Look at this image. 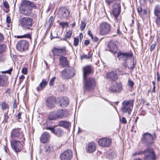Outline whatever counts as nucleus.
Instances as JSON below:
<instances>
[{
  "label": "nucleus",
  "mask_w": 160,
  "mask_h": 160,
  "mask_svg": "<svg viewBox=\"0 0 160 160\" xmlns=\"http://www.w3.org/2000/svg\"><path fill=\"white\" fill-rule=\"evenodd\" d=\"M157 135L155 132L152 134L148 132L143 133L141 139V142L145 146L148 148L143 151L133 153V155L143 154V160H156L157 159L156 153L154 149L151 147L154 144Z\"/></svg>",
  "instance_id": "nucleus-1"
},
{
  "label": "nucleus",
  "mask_w": 160,
  "mask_h": 160,
  "mask_svg": "<svg viewBox=\"0 0 160 160\" xmlns=\"http://www.w3.org/2000/svg\"><path fill=\"white\" fill-rule=\"evenodd\" d=\"M31 7L36 8L35 3L32 2L28 1H22L19 6L21 13L27 16L30 15L31 13Z\"/></svg>",
  "instance_id": "nucleus-2"
},
{
  "label": "nucleus",
  "mask_w": 160,
  "mask_h": 160,
  "mask_svg": "<svg viewBox=\"0 0 160 160\" xmlns=\"http://www.w3.org/2000/svg\"><path fill=\"white\" fill-rule=\"evenodd\" d=\"M66 110L59 109L50 112L48 117L50 120H55L63 118L67 116L66 114Z\"/></svg>",
  "instance_id": "nucleus-3"
},
{
  "label": "nucleus",
  "mask_w": 160,
  "mask_h": 160,
  "mask_svg": "<svg viewBox=\"0 0 160 160\" xmlns=\"http://www.w3.org/2000/svg\"><path fill=\"white\" fill-rule=\"evenodd\" d=\"M10 137L12 139H17L22 141L24 140V134L21 128H17L12 129L11 131Z\"/></svg>",
  "instance_id": "nucleus-4"
},
{
  "label": "nucleus",
  "mask_w": 160,
  "mask_h": 160,
  "mask_svg": "<svg viewBox=\"0 0 160 160\" xmlns=\"http://www.w3.org/2000/svg\"><path fill=\"white\" fill-rule=\"evenodd\" d=\"M133 104V100L124 101L122 103V112L123 113L128 112V114H130L132 108Z\"/></svg>",
  "instance_id": "nucleus-5"
},
{
  "label": "nucleus",
  "mask_w": 160,
  "mask_h": 160,
  "mask_svg": "<svg viewBox=\"0 0 160 160\" xmlns=\"http://www.w3.org/2000/svg\"><path fill=\"white\" fill-rule=\"evenodd\" d=\"M33 23V19L32 18L26 17L22 18L21 20V26L25 29H30Z\"/></svg>",
  "instance_id": "nucleus-6"
},
{
  "label": "nucleus",
  "mask_w": 160,
  "mask_h": 160,
  "mask_svg": "<svg viewBox=\"0 0 160 160\" xmlns=\"http://www.w3.org/2000/svg\"><path fill=\"white\" fill-rule=\"evenodd\" d=\"M111 85L109 87V91L112 93H120L122 90V86L120 82H117L116 81H112Z\"/></svg>",
  "instance_id": "nucleus-7"
},
{
  "label": "nucleus",
  "mask_w": 160,
  "mask_h": 160,
  "mask_svg": "<svg viewBox=\"0 0 160 160\" xmlns=\"http://www.w3.org/2000/svg\"><path fill=\"white\" fill-rule=\"evenodd\" d=\"M22 141L14 140L11 141V145L12 149L16 152H20L22 150L23 147L22 143L24 142Z\"/></svg>",
  "instance_id": "nucleus-8"
},
{
  "label": "nucleus",
  "mask_w": 160,
  "mask_h": 160,
  "mask_svg": "<svg viewBox=\"0 0 160 160\" xmlns=\"http://www.w3.org/2000/svg\"><path fill=\"white\" fill-rule=\"evenodd\" d=\"M52 52L54 56H64L67 53L66 47H54L52 49Z\"/></svg>",
  "instance_id": "nucleus-9"
},
{
  "label": "nucleus",
  "mask_w": 160,
  "mask_h": 160,
  "mask_svg": "<svg viewBox=\"0 0 160 160\" xmlns=\"http://www.w3.org/2000/svg\"><path fill=\"white\" fill-rule=\"evenodd\" d=\"M74 75V70L70 67H68L62 72V77L63 79H68Z\"/></svg>",
  "instance_id": "nucleus-10"
},
{
  "label": "nucleus",
  "mask_w": 160,
  "mask_h": 160,
  "mask_svg": "<svg viewBox=\"0 0 160 160\" xmlns=\"http://www.w3.org/2000/svg\"><path fill=\"white\" fill-rule=\"evenodd\" d=\"M100 33L102 35H105L108 34L111 31L110 25L106 22H102L100 25Z\"/></svg>",
  "instance_id": "nucleus-11"
},
{
  "label": "nucleus",
  "mask_w": 160,
  "mask_h": 160,
  "mask_svg": "<svg viewBox=\"0 0 160 160\" xmlns=\"http://www.w3.org/2000/svg\"><path fill=\"white\" fill-rule=\"evenodd\" d=\"M112 8V13L115 18L117 20L118 17L121 12V6L120 2H117L114 3Z\"/></svg>",
  "instance_id": "nucleus-12"
},
{
  "label": "nucleus",
  "mask_w": 160,
  "mask_h": 160,
  "mask_svg": "<svg viewBox=\"0 0 160 160\" xmlns=\"http://www.w3.org/2000/svg\"><path fill=\"white\" fill-rule=\"evenodd\" d=\"M28 45V43L26 40H22L18 42L16 47L18 51L22 52L27 50Z\"/></svg>",
  "instance_id": "nucleus-13"
},
{
  "label": "nucleus",
  "mask_w": 160,
  "mask_h": 160,
  "mask_svg": "<svg viewBox=\"0 0 160 160\" xmlns=\"http://www.w3.org/2000/svg\"><path fill=\"white\" fill-rule=\"evenodd\" d=\"M133 55V53L131 52H119L118 53L117 57L120 59H122L124 61H127L132 58Z\"/></svg>",
  "instance_id": "nucleus-14"
},
{
  "label": "nucleus",
  "mask_w": 160,
  "mask_h": 160,
  "mask_svg": "<svg viewBox=\"0 0 160 160\" xmlns=\"http://www.w3.org/2000/svg\"><path fill=\"white\" fill-rule=\"evenodd\" d=\"M95 81H84L83 89L88 91L93 90L95 86Z\"/></svg>",
  "instance_id": "nucleus-15"
},
{
  "label": "nucleus",
  "mask_w": 160,
  "mask_h": 160,
  "mask_svg": "<svg viewBox=\"0 0 160 160\" xmlns=\"http://www.w3.org/2000/svg\"><path fill=\"white\" fill-rule=\"evenodd\" d=\"M73 156L72 151L68 149L61 153L60 155L61 160H71Z\"/></svg>",
  "instance_id": "nucleus-16"
},
{
  "label": "nucleus",
  "mask_w": 160,
  "mask_h": 160,
  "mask_svg": "<svg viewBox=\"0 0 160 160\" xmlns=\"http://www.w3.org/2000/svg\"><path fill=\"white\" fill-rule=\"evenodd\" d=\"M70 12L66 7H62L59 14V17L61 19H68L69 16Z\"/></svg>",
  "instance_id": "nucleus-17"
},
{
  "label": "nucleus",
  "mask_w": 160,
  "mask_h": 160,
  "mask_svg": "<svg viewBox=\"0 0 160 160\" xmlns=\"http://www.w3.org/2000/svg\"><path fill=\"white\" fill-rule=\"evenodd\" d=\"M56 102L55 98L54 96H51L47 98L45 103L47 107L48 108L52 109L55 107Z\"/></svg>",
  "instance_id": "nucleus-18"
},
{
  "label": "nucleus",
  "mask_w": 160,
  "mask_h": 160,
  "mask_svg": "<svg viewBox=\"0 0 160 160\" xmlns=\"http://www.w3.org/2000/svg\"><path fill=\"white\" fill-rule=\"evenodd\" d=\"M57 103L58 106L60 107H66L69 104L68 99L66 97H61L58 99Z\"/></svg>",
  "instance_id": "nucleus-19"
},
{
  "label": "nucleus",
  "mask_w": 160,
  "mask_h": 160,
  "mask_svg": "<svg viewBox=\"0 0 160 160\" xmlns=\"http://www.w3.org/2000/svg\"><path fill=\"white\" fill-rule=\"evenodd\" d=\"M93 72L92 66H87L83 68V78L84 80H87L88 76Z\"/></svg>",
  "instance_id": "nucleus-20"
},
{
  "label": "nucleus",
  "mask_w": 160,
  "mask_h": 160,
  "mask_svg": "<svg viewBox=\"0 0 160 160\" xmlns=\"http://www.w3.org/2000/svg\"><path fill=\"white\" fill-rule=\"evenodd\" d=\"M98 142L99 145L103 147H107L111 144L112 140L110 138H104L100 139Z\"/></svg>",
  "instance_id": "nucleus-21"
},
{
  "label": "nucleus",
  "mask_w": 160,
  "mask_h": 160,
  "mask_svg": "<svg viewBox=\"0 0 160 160\" xmlns=\"http://www.w3.org/2000/svg\"><path fill=\"white\" fill-rule=\"evenodd\" d=\"M117 42L114 40H111L108 43V46L109 48V50L113 52H116L118 49L117 46Z\"/></svg>",
  "instance_id": "nucleus-22"
},
{
  "label": "nucleus",
  "mask_w": 160,
  "mask_h": 160,
  "mask_svg": "<svg viewBox=\"0 0 160 160\" xmlns=\"http://www.w3.org/2000/svg\"><path fill=\"white\" fill-rule=\"evenodd\" d=\"M96 148L95 143L93 142L89 143L86 148L87 152L89 153H92L94 152Z\"/></svg>",
  "instance_id": "nucleus-23"
},
{
  "label": "nucleus",
  "mask_w": 160,
  "mask_h": 160,
  "mask_svg": "<svg viewBox=\"0 0 160 160\" xmlns=\"http://www.w3.org/2000/svg\"><path fill=\"white\" fill-rule=\"evenodd\" d=\"M50 138V135L47 132H45L42 135L40 138V141L42 143L48 142Z\"/></svg>",
  "instance_id": "nucleus-24"
},
{
  "label": "nucleus",
  "mask_w": 160,
  "mask_h": 160,
  "mask_svg": "<svg viewBox=\"0 0 160 160\" xmlns=\"http://www.w3.org/2000/svg\"><path fill=\"white\" fill-rule=\"evenodd\" d=\"M58 125L66 129H68L71 127V123L69 122L61 120L58 123Z\"/></svg>",
  "instance_id": "nucleus-25"
},
{
  "label": "nucleus",
  "mask_w": 160,
  "mask_h": 160,
  "mask_svg": "<svg viewBox=\"0 0 160 160\" xmlns=\"http://www.w3.org/2000/svg\"><path fill=\"white\" fill-rule=\"evenodd\" d=\"M106 78L111 80H116L118 78V75L115 73L114 71L107 73L106 74Z\"/></svg>",
  "instance_id": "nucleus-26"
},
{
  "label": "nucleus",
  "mask_w": 160,
  "mask_h": 160,
  "mask_svg": "<svg viewBox=\"0 0 160 160\" xmlns=\"http://www.w3.org/2000/svg\"><path fill=\"white\" fill-rule=\"evenodd\" d=\"M60 64L63 67L68 66V63L67 61V58L64 56L61 57L59 58Z\"/></svg>",
  "instance_id": "nucleus-27"
},
{
  "label": "nucleus",
  "mask_w": 160,
  "mask_h": 160,
  "mask_svg": "<svg viewBox=\"0 0 160 160\" xmlns=\"http://www.w3.org/2000/svg\"><path fill=\"white\" fill-rule=\"evenodd\" d=\"M53 133L58 137H61L63 135L64 131L61 128H57L55 129Z\"/></svg>",
  "instance_id": "nucleus-28"
},
{
  "label": "nucleus",
  "mask_w": 160,
  "mask_h": 160,
  "mask_svg": "<svg viewBox=\"0 0 160 160\" xmlns=\"http://www.w3.org/2000/svg\"><path fill=\"white\" fill-rule=\"evenodd\" d=\"M154 14L157 17H160V5H157L155 6L154 10Z\"/></svg>",
  "instance_id": "nucleus-29"
},
{
  "label": "nucleus",
  "mask_w": 160,
  "mask_h": 160,
  "mask_svg": "<svg viewBox=\"0 0 160 160\" xmlns=\"http://www.w3.org/2000/svg\"><path fill=\"white\" fill-rule=\"evenodd\" d=\"M48 82H46V81H42L39 84V86L41 88V89H40L39 87H37L36 89L37 91L39 92L40 90L45 88L47 85Z\"/></svg>",
  "instance_id": "nucleus-30"
},
{
  "label": "nucleus",
  "mask_w": 160,
  "mask_h": 160,
  "mask_svg": "<svg viewBox=\"0 0 160 160\" xmlns=\"http://www.w3.org/2000/svg\"><path fill=\"white\" fill-rule=\"evenodd\" d=\"M116 156V153L112 150L109 151L108 153V158L109 159H112L115 157Z\"/></svg>",
  "instance_id": "nucleus-31"
},
{
  "label": "nucleus",
  "mask_w": 160,
  "mask_h": 160,
  "mask_svg": "<svg viewBox=\"0 0 160 160\" xmlns=\"http://www.w3.org/2000/svg\"><path fill=\"white\" fill-rule=\"evenodd\" d=\"M2 109L3 110H6L9 108V106L5 102H2L1 104Z\"/></svg>",
  "instance_id": "nucleus-32"
},
{
  "label": "nucleus",
  "mask_w": 160,
  "mask_h": 160,
  "mask_svg": "<svg viewBox=\"0 0 160 160\" xmlns=\"http://www.w3.org/2000/svg\"><path fill=\"white\" fill-rule=\"evenodd\" d=\"M136 64V62L135 63L134 60L130 62V63L128 64V68L130 69H133L134 68L135 65Z\"/></svg>",
  "instance_id": "nucleus-33"
},
{
  "label": "nucleus",
  "mask_w": 160,
  "mask_h": 160,
  "mask_svg": "<svg viewBox=\"0 0 160 160\" xmlns=\"http://www.w3.org/2000/svg\"><path fill=\"white\" fill-rule=\"evenodd\" d=\"M6 46L5 44L0 45V53H3L5 50Z\"/></svg>",
  "instance_id": "nucleus-34"
},
{
  "label": "nucleus",
  "mask_w": 160,
  "mask_h": 160,
  "mask_svg": "<svg viewBox=\"0 0 160 160\" xmlns=\"http://www.w3.org/2000/svg\"><path fill=\"white\" fill-rule=\"evenodd\" d=\"M59 22V25L61 26L62 28H64L66 26L68 27V23L67 22H61L59 21H58V22Z\"/></svg>",
  "instance_id": "nucleus-35"
},
{
  "label": "nucleus",
  "mask_w": 160,
  "mask_h": 160,
  "mask_svg": "<svg viewBox=\"0 0 160 160\" xmlns=\"http://www.w3.org/2000/svg\"><path fill=\"white\" fill-rule=\"evenodd\" d=\"M79 40L78 38H74V45L77 46L78 45Z\"/></svg>",
  "instance_id": "nucleus-36"
},
{
  "label": "nucleus",
  "mask_w": 160,
  "mask_h": 160,
  "mask_svg": "<svg viewBox=\"0 0 160 160\" xmlns=\"http://www.w3.org/2000/svg\"><path fill=\"white\" fill-rule=\"evenodd\" d=\"M128 67L127 61H124V62H123L122 65V68L123 69H126L127 68H128Z\"/></svg>",
  "instance_id": "nucleus-37"
},
{
  "label": "nucleus",
  "mask_w": 160,
  "mask_h": 160,
  "mask_svg": "<svg viewBox=\"0 0 160 160\" xmlns=\"http://www.w3.org/2000/svg\"><path fill=\"white\" fill-rule=\"evenodd\" d=\"M3 7L6 8H9L8 2L6 0H3Z\"/></svg>",
  "instance_id": "nucleus-38"
},
{
  "label": "nucleus",
  "mask_w": 160,
  "mask_h": 160,
  "mask_svg": "<svg viewBox=\"0 0 160 160\" xmlns=\"http://www.w3.org/2000/svg\"><path fill=\"white\" fill-rule=\"evenodd\" d=\"M5 60V56L2 54L0 53V63L3 62Z\"/></svg>",
  "instance_id": "nucleus-39"
},
{
  "label": "nucleus",
  "mask_w": 160,
  "mask_h": 160,
  "mask_svg": "<svg viewBox=\"0 0 160 160\" xmlns=\"http://www.w3.org/2000/svg\"><path fill=\"white\" fill-rule=\"evenodd\" d=\"M86 23L84 22H81V24L80 26V28L81 31L83 30L85 28Z\"/></svg>",
  "instance_id": "nucleus-40"
},
{
  "label": "nucleus",
  "mask_w": 160,
  "mask_h": 160,
  "mask_svg": "<svg viewBox=\"0 0 160 160\" xmlns=\"http://www.w3.org/2000/svg\"><path fill=\"white\" fill-rule=\"evenodd\" d=\"M114 72H115V73H116L117 75L118 74L121 75L123 73L122 71L118 68L117 69L115 70V71H114Z\"/></svg>",
  "instance_id": "nucleus-41"
},
{
  "label": "nucleus",
  "mask_w": 160,
  "mask_h": 160,
  "mask_svg": "<svg viewBox=\"0 0 160 160\" xmlns=\"http://www.w3.org/2000/svg\"><path fill=\"white\" fill-rule=\"evenodd\" d=\"M17 101L16 99H14L13 102L12 104V108H13V111H14V109H15L17 108V105L16 103Z\"/></svg>",
  "instance_id": "nucleus-42"
},
{
  "label": "nucleus",
  "mask_w": 160,
  "mask_h": 160,
  "mask_svg": "<svg viewBox=\"0 0 160 160\" xmlns=\"http://www.w3.org/2000/svg\"><path fill=\"white\" fill-rule=\"evenodd\" d=\"M156 22L158 27H160V16L157 17L156 19Z\"/></svg>",
  "instance_id": "nucleus-43"
},
{
  "label": "nucleus",
  "mask_w": 160,
  "mask_h": 160,
  "mask_svg": "<svg viewBox=\"0 0 160 160\" xmlns=\"http://www.w3.org/2000/svg\"><path fill=\"white\" fill-rule=\"evenodd\" d=\"M91 55L88 53V55H86L85 54H84V55L82 56L81 57V58L82 59H89L90 58Z\"/></svg>",
  "instance_id": "nucleus-44"
},
{
  "label": "nucleus",
  "mask_w": 160,
  "mask_h": 160,
  "mask_svg": "<svg viewBox=\"0 0 160 160\" xmlns=\"http://www.w3.org/2000/svg\"><path fill=\"white\" fill-rule=\"evenodd\" d=\"M44 151L47 154H48L50 152V149L49 146H46L44 147Z\"/></svg>",
  "instance_id": "nucleus-45"
},
{
  "label": "nucleus",
  "mask_w": 160,
  "mask_h": 160,
  "mask_svg": "<svg viewBox=\"0 0 160 160\" xmlns=\"http://www.w3.org/2000/svg\"><path fill=\"white\" fill-rule=\"evenodd\" d=\"M134 83V82L132 81H128V86L130 87L131 88H132L133 86Z\"/></svg>",
  "instance_id": "nucleus-46"
},
{
  "label": "nucleus",
  "mask_w": 160,
  "mask_h": 160,
  "mask_svg": "<svg viewBox=\"0 0 160 160\" xmlns=\"http://www.w3.org/2000/svg\"><path fill=\"white\" fill-rule=\"evenodd\" d=\"M12 70H13V69H12V68H11L8 70H7L4 71H2L1 72L2 73H7L10 74L11 73V72L12 71Z\"/></svg>",
  "instance_id": "nucleus-47"
},
{
  "label": "nucleus",
  "mask_w": 160,
  "mask_h": 160,
  "mask_svg": "<svg viewBox=\"0 0 160 160\" xmlns=\"http://www.w3.org/2000/svg\"><path fill=\"white\" fill-rule=\"evenodd\" d=\"M72 31L71 30H69L67 31L65 36L68 38H69L70 37L71 35L72 34Z\"/></svg>",
  "instance_id": "nucleus-48"
},
{
  "label": "nucleus",
  "mask_w": 160,
  "mask_h": 160,
  "mask_svg": "<svg viewBox=\"0 0 160 160\" xmlns=\"http://www.w3.org/2000/svg\"><path fill=\"white\" fill-rule=\"evenodd\" d=\"M8 77L4 75H0V80H8Z\"/></svg>",
  "instance_id": "nucleus-49"
},
{
  "label": "nucleus",
  "mask_w": 160,
  "mask_h": 160,
  "mask_svg": "<svg viewBox=\"0 0 160 160\" xmlns=\"http://www.w3.org/2000/svg\"><path fill=\"white\" fill-rule=\"evenodd\" d=\"M22 38H28L31 39V37L30 34H25L23 35L22 36Z\"/></svg>",
  "instance_id": "nucleus-50"
},
{
  "label": "nucleus",
  "mask_w": 160,
  "mask_h": 160,
  "mask_svg": "<svg viewBox=\"0 0 160 160\" xmlns=\"http://www.w3.org/2000/svg\"><path fill=\"white\" fill-rule=\"evenodd\" d=\"M147 13V11L145 9H143L142 10L139 14L142 16H143L144 15H146Z\"/></svg>",
  "instance_id": "nucleus-51"
},
{
  "label": "nucleus",
  "mask_w": 160,
  "mask_h": 160,
  "mask_svg": "<svg viewBox=\"0 0 160 160\" xmlns=\"http://www.w3.org/2000/svg\"><path fill=\"white\" fill-rule=\"evenodd\" d=\"M54 18L53 16L50 17L48 21V22L50 24H52V23L54 21Z\"/></svg>",
  "instance_id": "nucleus-52"
},
{
  "label": "nucleus",
  "mask_w": 160,
  "mask_h": 160,
  "mask_svg": "<svg viewBox=\"0 0 160 160\" xmlns=\"http://www.w3.org/2000/svg\"><path fill=\"white\" fill-rule=\"evenodd\" d=\"M121 122L123 124H126L127 122L125 118L123 117L122 118L121 120Z\"/></svg>",
  "instance_id": "nucleus-53"
},
{
  "label": "nucleus",
  "mask_w": 160,
  "mask_h": 160,
  "mask_svg": "<svg viewBox=\"0 0 160 160\" xmlns=\"http://www.w3.org/2000/svg\"><path fill=\"white\" fill-rule=\"evenodd\" d=\"M156 44V43H155L151 45L150 48V50L151 52H152L155 49Z\"/></svg>",
  "instance_id": "nucleus-54"
},
{
  "label": "nucleus",
  "mask_w": 160,
  "mask_h": 160,
  "mask_svg": "<svg viewBox=\"0 0 160 160\" xmlns=\"http://www.w3.org/2000/svg\"><path fill=\"white\" fill-rule=\"evenodd\" d=\"M7 84L5 81H0V86H4Z\"/></svg>",
  "instance_id": "nucleus-55"
},
{
  "label": "nucleus",
  "mask_w": 160,
  "mask_h": 160,
  "mask_svg": "<svg viewBox=\"0 0 160 160\" xmlns=\"http://www.w3.org/2000/svg\"><path fill=\"white\" fill-rule=\"evenodd\" d=\"M92 40L94 42H99L101 41V40L99 39L96 37H94V38H93Z\"/></svg>",
  "instance_id": "nucleus-56"
},
{
  "label": "nucleus",
  "mask_w": 160,
  "mask_h": 160,
  "mask_svg": "<svg viewBox=\"0 0 160 160\" xmlns=\"http://www.w3.org/2000/svg\"><path fill=\"white\" fill-rule=\"evenodd\" d=\"M22 72L23 74H26L27 72V68H23L22 69Z\"/></svg>",
  "instance_id": "nucleus-57"
},
{
  "label": "nucleus",
  "mask_w": 160,
  "mask_h": 160,
  "mask_svg": "<svg viewBox=\"0 0 160 160\" xmlns=\"http://www.w3.org/2000/svg\"><path fill=\"white\" fill-rule=\"evenodd\" d=\"M55 129L54 128H51V127H48L46 128V129L47 130H50L53 133Z\"/></svg>",
  "instance_id": "nucleus-58"
},
{
  "label": "nucleus",
  "mask_w": 160,
  "mask_h": 160,
  "mask_svg": "<svg viewBox=\"0 0 160 160\" xmlns=\"http://www.w3.org/2000/svg\"><path fill=\"white\" fill-rule=\"evenodd\" d=\"M7 22L8 23H10L11 22V18L10 16H8L6 18Z\"/></svg>",
  "instance_id": "nucleus-59"
},
{
  "label": "nucleus",
  "mask_w": 160,
  "mask_h": 160,
  "mask_svg": "<svg viewBox=\"0 0 160 160\" xmlns=\"http://www.w3.org/2000/svg\"><path fill=\"white\" fill-rule=\"evenodd\" d=\"M146 114V112L145 111V110H142V111L140 113V115L142 116H144Z\"/></svg>",
  "instance_id": "nucleus-60"
},
{
  "label": "nucleus",
  "mask_w": 160,
  "mask_h": 160,
  "mask_svg": "<svg viewBox=\"0 0 160 160\" xmlns=\"http://www.w3.org/2000/svg\"><path fill=\"white\" fill-rule=\"evenodd\" d=\"M106 2L108 5H110L113 2V1L110 0H106Z\"/></svg>",
  "instance_id": "nucleus-61"
},
{
  "label": "nucleus",
  "mask_w": 160,
  "mask_h": 160,
  "mask_svg": "<svg viewBox=\"0 0 160 160\" xmlns=\"http://www.w3.org/2000/svg\"><path fill=\"white\" fill-rule=\"evenodd\" d=\"M4 40V37L3 35L0 33V42Z\"/></svg>",
  "instance_id": "nucleus-62"
},
{
  "label": "nucleus",
  "mask_w": 160,
  "mask_h": 160,
  "mask_svg": "<svg viewBox=\"0 0 160 160\" xmlns=\"http://www.w3.org/2000/svg\"><path fill=\"white\" fill-rule=\"evenodd\" d=\"M90 43V42L89 40H85L84 41V44L85 45L87 46L89 45Z\"/></svg>",
  "instance_id": "nucleus-63"
},
{
  "label": "nucleus",
  "mask_w": 160,
  "mask_h": 160,
  "mask_svg": "<svg viewBox=\"0 0 160 160\" xmlns=\"http://www.w3.org/2000/svg\"><path fill=\"white\" fill-rule=\"evenodd\" d=\"M11 92H12V90L11 89H10L8 88H7V90L6 91V93H7L9 94L11 93Z\"/></svg>",
  "instance_id": "nucleus-64"
}]
</instances>
